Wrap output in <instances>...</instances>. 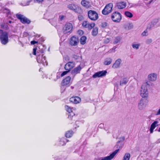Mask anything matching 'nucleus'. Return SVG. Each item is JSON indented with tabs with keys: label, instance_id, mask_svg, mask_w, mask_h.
Wrapping results in <instances>:
<instances>
[{
	"label": "nucleus",
	"instance_id": "nucleus-13",
	"mask_svg": "<svg viewBox=\"0 0 160 160\" xmlns=\"http://www.w3.org/2000/svg\"><path fill=\"white\" fill-rule=\"evenodd\" d=\"M148 101L147 98H142L138 103V107L140 109H142L143 106H146L148 102Z\"/></svg>",
	"mask_w": 160,
	"mask_h": 160
},
{
	"label": "nucleus",
	"instance_id": "nucleus-5",
	"mask_svg": "<svg viewBox=\"0 0 160 160\" xmlns=\"http://www.w3.org/2000/svg\"><path fill=\"white\" fill-rule=\"evenodd\" d=\"M73 28V27L72 23L67 22L63 26L62 30L64 34H67L72 32Z\"/></svg>",
	"mask_w": 160,
	"mask_h": 160
},
{
	"label": "nucleus",
	"instance_id": "nucleus-7",
	"mask_svg": "<svg viewBox=\"0 0 160 160\" xmlns=\"http://www.w3.org/2000/svg\"><path fill=\"white\" fill-rule=\"evenodd\" d=\"M113 5L112 3L107 4L102 11V13L104 15H107L111 12Z\"/></svg>",
	"mask_w": 160,
	"mask_h": 160
},
{
	"label": "nucleus",
	"instance_id": "nucleus-33",
	"mask_svg": "<svg viewBox=\"0 0 160 160\" xmlns=\"http://www.w3.org/2000/svg\"><path fill=\"white\" fill-rule=\"evenodd\" d=\"M125 15L127 17L129 18H131L133 17L132 14L128 11H126L125 12Z\"/></svg>",
	"mask_w": 160,
	"mask_h": 160
},
{
	"label": "nucleus",
	"instance_id": "nucleus-42",
	"mask_svg": "<svg viewBox=\"0 0 160 160\" xmlns=\"http://www.w3.org/2000/svg\"><path fill=\"white\" fill-rule=\"evenodd\" d=\"M79 57V56L78 55H76V54H74L73 55L72 58H74L75 60H77L78 59V58Z\"/></svg>",
	"mask_w": 160,
	"mask_h": 160
},
{
	"label": "nucleus",
	"instance_id": "nucleus-25",
	"mask_svg": "<svg viewBox=\"0 0 160 160\" xmlns=\"http://www.w3.org/2000/svg\"><path fill=\"white\" fill-rule=\"evenodd\" d=\"M158 123L157 121H155L153 122L151 125L150 131V133H152L153 131V130L156 127V124Z\"/></svg>",
	"mask_w": 160,
	"mask_h": 160
},
{
	"label": "nucleus",
	"instance_id": "nucleus-24",
	"mask_svg": "<svg viewBox=\"0 0 160 160\" xmlns=\"http://www.w3.org/2000/svg\"><path fill=\"white\" fill-rule=\"evenodd\" d=\"M74 133V132L72 130H68L66 132L65 136L67 138H70L72 136Z\"/></svg>",
	"mask_w": 160,
	"mask_h": 160
},
{
	"label": "nucleus",
	"instance_id": "nucleus-52",
	"mask_svg": "<svg viewBox=\"0 0 160 160\" xmlns=\"http://www.w3.org/2000/svg\"><path fill=\"white\" fill-rule=\"evenodd\" d=\"M71 87V88H73V87Z\"/></svg>",
	"mask_w": 160,
	"mask_h": 160
},
{
	"label": "nucleus",
	"instance_id": "nucleus-44",
	"mask_svg": "<svg viewBox=\"0 0 160 160\" xmlns=\"http://www.w3.org/2000/svg\"><path fill=\"white\" fill-rule=\"evenodd\" d=\"M38 42V41L33 40L30 43L31 45H34L35 44L37 43Z\"/></svg>",
	"mask_w": 160,
	"mask_h": 160
},
{
	"label": "nucleus",
	"instance_id": "nucleus-14",
	"mask_svg": "<svg viewBox=\"0 0 160 160\" xmlns=\"http://www.w3.org/2000/svg\"><path fill=\"white\" fill-rule=\"evenodd\" d=\"M75 63L73 62H69L67 63L64 66V68L66 70H70L75 66Z\"/></svg>",
	"mask_w": 160,
	"mask_h": 160
},
{
	"label": "nucleus",
	"instance_id": "nucleus-11",
	"mask_svg": "<svg viewBox=\"0 0 160 160\" xmlns=\"http://www.w3.org/2000/svg\"><path fill=\"white\" fill-rule=\"evenodd\" d=\"M81 101V98L78 96H73L69 99V101L74 104L79 103Z\"/></svg>",
	"mask_w": 160,
	"mask_h": 160
},
{
	"label": "nucleus",
	"instance_id": "nucleus-37",
	"mask_svg": "<svg viewBox=\"0 0 160 160\" xmlns=\"http://www.w3.org/2000/svg\"><path fill=\"white\" fill-rule=\"evenodd\" d=\"M101 25L102 28H105L107 26L108 23L106 22H103L101 23Z\"/></svg>",
	"mask_w": 160,
	"mask_h": 160
},
{
	"label": "nucleus",
	"instance_id": "nucleus-41",
	"mask_svg": "<svg viewBox=\"0 0 160 160\" xmlns=\"http://www.w3.org/2000/svg\"><path fill=\"white\" fill-rule=\"evenodd\" d=\"M37 50V47L33 48V54L34 55H36V51Z\"/></svg>",
	"mask_w": 160,
	"mask_h": 160
},
{
	"label": "nucleus",
	"instance_id": "nucleus-28",
	"mask_svg": "<svg viewBox=\"0 0 160 160\" xmlns=\"http://www.w3.org/2000/svg\"><path fill=\"white\" fill-rule=\"evenodd\" d=\"M87 37L85 36H82L80 39V43L82 45H84L86 43Z\"/></svg>",
	"mask_w": 160,
	"mask_h": 160
},
{
	"label": "nucleus",
	"instance_id": "nucleus-29",
	"mask_svg": "<svg viewBox=\"0 0 160 160\" xmlns=\"http://www.w3.org/2000/svg\"><path fill=\"white\" fill-rule=\"evenodd\" d=\"M68 141V140L65 138H61L60 141V144L62 146L64 145Z\"/></svg>",
	"mask_w": 160,
	"mask_h": 160
},
{
	"label": "nucleus",
	"instance_id": "nucleus-23",
	"mask_svg": "<svg viewBox=\"0 0 160 160\" xmlns=\"http://www.w3.org/2000/svg\"><path fill=\"white\" fill-rule=\"evenodd\" d=\"M2 11L3 13L6 14L7 17H10L11 15V12L10 10L6 8H2Z\"/></svg>",
	"mask_w": 160,
	"mask_h": 160
},
{
	"label": "nucleus",
	"instance_id": "nucleus-32",
	"mask_svg": "<svg viewBox=\"0 0 160 160\" xmlns=\"http://www.w3.org/2000/svg\"><path fill=\"white\" fill-rule=\"evenodd\" d=\"M128 82V80L126 78H123L120 82V85L126 84Z\"/></svg>",
	"mask_w": 160,
	"mask_h": 160
},
{
	"label": "nucleus",
	"instance_id": "nucleus-19",
	"mask_svg": "<svg viewBox=\"0 0 160 160\" xmlns=\"http://www.w3.org/2000/svg\"><path fill=\"white\" fill-rule=\"evenodd\" d=\"M126 6V2H120L116 3V6L118 9H121L124 8Z\"/></svg>",
	"mask_w": 160,
	"mask_h": 160
},
{
	"label": "nucleus",
	"instance_id": "nucleus-15",
	"mask_svg": "<svg viewBox=\"0 0 160 160\" xmlns=\"http://www.w3.org/2000/svg\"><path fill=\"white\" fill-rule=\"evenodd\" d=\"M107 72L106 71H102L95 73L92 76L94 78L100 77L106 75Z\"/></svg>",
	"mask_w": 160,
	"mask_h": 160
},
{
	"label": "nucleus",
	"instance_id": "nucleus-21",
	"mask_svg": "<svg viewBox=\"0 0 160 160\" xmlns=\"http://www.w3.org/2000/svg\"><path fill=\"white\" fill-rule=\"evenodd\" d=\"M121 62V60L120 59H118L113 64L112 66V68H116L119 67Z\"/></svg>",
	"mask_w": 160,
	"mask_h": 160
},
{
	"label": "nucleus",
	"instance_id": "nucleus-22",
	"mask_svg": "<svg viewBox=\"0 0 160 160\" xmlns=\"http://www.w3.org/2000/svg\"><path fill=\"white\" fill-rule=\"evenodd\" d=\"M148 79L151 81H155L157 78V75L154 73L150 74L148 75Z\"/></svg>",
	"mask_w": 160,
	"mask_h": 160
},
{
	"label": "nucleus",
	"instance_id": "nucleus-27",
	"mask_svg": "<svg viewBox=\"0 0 160 160\" xmlns=\"http://www.w3.org/2000/svg\"><path fill=\"white\" fill-rule=\"evenodd\" d=\"M92 32V35L93 36H96L98 33V28L93 27Z\"/></svg>",
	"mask_w": 160,
	"mask_h": 160
},
{
	"label": "nucleus",
	"instance_id": "nucleus-49",
	"mask_svg": "<svg viewBox=\"0 0 160 160\" xmlns=\"http://www.w3.org/2000/svg\"><path fill=\"white\" fill-rule=\"evenodd\" d=\"M157 115L160 114V109H159L157 114Z\"/></svg>",
	"mask_w": 160,
	"mask_h": 160
},
{
	"label": "nucleus",
	"instance_id": "nucleus-3",
	"mask_svg": "<svg viewBox=\"0 0 160 160\" xmlns=\"http://www.w3.org/2000/svg\"><path fill=\"white\" fill-rule=\"evenodd\" d=\"M1 42L3 44L6 45L9 42L8 33L6 31L3 32L1 29Z\"/></svg>",
	"mask_w": 160,
	"mask_h": 160
},
{
	"label": "nucleus",
	"instance_id": "nucleus-51",
	"mask_svg": "<svg viewBox=\"0 0 160 160\" xmlns=\"http://www.w3.org/2000/svg\"><path fill=\"white\" fill-rule=\"evenodd\" d=\"M12 22L11 21H9V23H11Z\"/></svg>",
	"mask_w": 160,
	"mask_h": 160
},
{
	"label": "nucleus",
	"instance_id": "nucleus-48",
	"mask_svg": "<svg viewBox=\"0 0 160 160\" xmlns=\"http://www.w3.org/2000/svg\"><path fill=\"white\" fill-rule=\"evenodd\" d=\"M36 1L38 2H42L43 1V0H36Z\"/></svg>",
	"mask_w": 160,
	"mask_h": 160
},
{
	"label": "nucleus",
	"instance_id": "nucleus-17",
	"mask_svg": "<svg viewBox=\"0 0 160 160\" xmlns=\"http://www.w3.org/2000/svg\"><path fill=\"white\" fill-rule=\"evenodd\" d=\"M81 3L83 7L87 9L90 8L92 6L90 2L87 0H82Z\"/></svg>",
	"mask_w": 160,
	"mask_h": 160
},
{
	"label": "nucleus",
	"instance_id": "nucleus-31",
	"mask_svg": "<svg viewBox=\"0 0 160 160\" xmlns=\"http://www.w3.org/2000/svg\"><path fill=\"white\" fill-rule=\"evenodd\" d=\"M130 157V153H126L125 154L122 160H129Z\"/></svg>",
	"mask_w": 160,
	"mask_h": 160
},
{
	"label": "nucleus",
	"instance_id": "nucleus-18",
	"mask_svg": "<svg viewBox=\"0 0 160 160\" xmlns=\"http://www.w3.org/2000/svg\"><path fill=\"white\" fill-rule=\"evenodd\" d=\"M71 80V78L70 76H68L66 77L62 81V85L63 86H65L69 84L70 83Z\"/></svg>",
	"mask_w": 160,
	"mask_h": 160
},
{
	"label": "nucleus",
	"instance_id": "nucleus-16",
	"mask_svg": "<svg viewBox=\"0 0 160 160\" xmlns=\"http://www.w3.org/2000/svg\"><path fill=\"white\" fill-rule=\"evenodd\" d=\"M37 62L39 63H42L43 65H47V62L46 60V58L45 56L41 57L38 56L37 58Z\"/></svg>",
	"mask_w": 160,
	"mask_h": 160
},
{
	"label": "nucleus",
	"instance_id": "nucleus-10",
	"mask_svg": "<svg viewBox=\"0 0 160 160\" xmlns=\"http://www.w3.org/2000/svg\"><path fill=\"white\" fill-rule=\"evenodd\" d=\"M79 41L78 38L74 36L70 39L69 44L72 46H77L79 42Z\"/></svg>",
	"mask_w": 160,
	"mask_h": 160
},
{
	"label": "nucleus",
	"instance_id": "nucleus-8",
	"mask_svg": "<svg viewBox=\"0 0 160 160\" xmlns=\"http://www.w3.org/2000/svg\"><path fill=\"white\" fill-rule=\"evenodd\" d=\"M17 18L19 20L20 22L23 24H29L31 21L27 18L21 14H17L16 15Z\"/></svg>",
	"mask_w": 160,
	"mask_h": 160
},
{
	"label": "nucleus",
	"instance_id": "nucleus-35",
	"mask_svg": "<svg viewBox=\"0 0 160 160\" xmlns=\"http://www.w3.org/2000/svg\"><path fill=\"white\" fill-rule=\"evenodd\" d=\"M121 40V38L119 37H116L114 39V40L113 42L114 44H116L118 42H119Z\"/></svg>",
	"mask_w": 160,
	"mask_h": 160
},
{
	"label": "nucleus",
	"instance_id": "nucleus-45",
	"mask_svg": "<svg viewBox=\"0 0 160 160\" xmlns=\"http://www.w3.org/2000/svg\"><path fill=\"white\" fill-rule=\"evenodd\" d=\"M148 32V31L147 29H146L142 33V35L143 36H145L146 35V33Z\"/></svg>",
	"mask_w": 160,
	"mask_h": 160
},
{
	"label": "nucleus",
	"instance_id": "nucleus-6",
	"mask_svg": "<svg viewBox=\"0 0 160 160\" xmlns=\"http://www.w3.org/2000/svg\"><path fill=\"white\" fill-rule=\"evenodd\" d=\"M88 18L92 21H96L98 18V13L94 10H90L88 11Z\"/></svg>",
	"mask_w": 160,
	"mask_h": 160
},
{
	"label": "nucleus",
	"instance_id": "nucleus-4",
	"mask_svg": "<svg viewBox=\"0 0 160 160\" xmlns=\"http://www.w3.org/2000/svg\"><path fill=\"white\" fill-rule=\"evenodd\" d=\"M111 17L112 21L115 22H119L122 18L121 13L117 11L113 12Z\"/></svg>",
	"mask_w": 160,
	"mask_h": 160
},
{
	"label": "nucleus",
	"instance_id": "nucleus-9",
	"mask_svg": "<svg viewBox=\"0 0 160 160\" xmlns=\"http://www.w3.org/2000/svg\"><path fill=\"white\" fill-rule=\"evenodd\" d=\"M82 25L83 27L90 30L95 27V23L94 22L90 23L88 21H84L82 23Z\"/></svg>",
	"mask_w": 160,
	"mask_h": 160
},
{
	"label": "nucleus",
	"instance_id": "nucleus-40",
	"mask_svg": "<svg viewBox=\"0 0 160 160\" xmlns=\"http://www.w3.org/2000/svg\"><path fill=\"white\" fill-rule=\"evenodd\" d=\"M83 31L81 30H79L77 31V33L80 36L82 35L83 34Z\"/></svg>",
	"mask_w": 160,
	"mask_h": 160
},
{
	"label": "nucleus",
	"instance_id": "nucleus-12",
	"mask_svg": "<svg viewBox=\"0 0 160 160\" xmlns=\"http://www.w3.org/2000/svg\"><path fill=\"white\" fill-rule=\"evenodd\" d=\"M119 150V149H117L115 150L112 153L110 154L109 156L105 157L102 158L100 160H111L112 159L115 155L118 152Z\"/></svg>",
	"mask_w": 160,
	"mask_h": 160
},
{
	"label": "nucleus",
	"instance_id": "nucleus-36",
	"mask_svg": "<svg viewBox=\"0 0 160 160\" xmlns=\"http://www.w3.org/2000/svg\"><path fill=\"white\" fill-rule=\"evenodd\" d=\"M2 28L5 30H8V27L7 24H2Z\"/></svg>",
	"mask_w": 160,
	"mask_h": 160
},
{
	"label": "nucleus",
	"instance_id": "nucleus-47",
	"mask_svg": "<svg viewBox=\"0 0 160 160\" xmlns=\"http://www.w3.org/2000/svg\"><path fill=\"white\" fill-rule=\"evenodd\" d=\"M60 19L61 20H62L64 18L63 16H60Z\"/></svg>",
	"mask_w": 160,
	"mask_h": 160
},
{
	"label": "nucleus",
	"instance_id": "nucleus-39",
	"mask_svg": "<svg viewBox=\"0 0 160 160\" xmlns=\"http://www.w3.org/2000/svg\"><path fill=\"white\" fill-rule=\"evenodd\" d=\"M140 45L139 44H133L132 45V47L134 48L137 49H138Z\"/></svg>",
	"mask_w": 160,
	"mask_h": 160
},
{
	"label": "nucleus",
	"instance_id": "nucleus-50",
	"mask_svg": "<svg viewBox=\"0 0 160 160\" xmlns=\"http://www.w3.org/2000/svg\"><path fill=\"white\" fill-rule=\"evenodd\" d=\"M158 132H160V128H159V129L158 130Z\"/></svg>",
	"mask_w": 160,
	"mask_h": 160
},
{
	"label": "nucleus",
	"instance_id": "nucleus-26",
	"mask_svg": "<svg viewBox=\"0 0 160 160\" xmlns=\"http://www.w3.org/2000/svg\"><path fill=\"white\" fill-rule=\"evenodd\" d=\"M68 118L71 120L75 121L76 120L75 114L73 112L69 113L68 116Z\"/></svg>",
	"mask_w": 160,
	"mask_h": 160
},
{
	"label": "nucleus",
	"instance_id": "nucleus-1",
	"mask_svg": "<svg viewBox=\"0 0 160 160\" xmlns=\"http://www.w3.org/2000/svg\"><path fill=\"white\" fill-rule=\"evenodd\" d=\"M152 83L150 81H148L143 83L141 87L140 91V95L142 98L148 97V91L147 86H150Z\"/></svg>",
	"mask_w": 160,
	"mask_h": 160
},
{
	"label": "nucleus",
	"instance_id": "nucleus-38",
	"mask_svg": "<svg viewBox=\"0 0 160 160\" xmlns=\"http://www.w3.org/2000/svg\"><path fill=\"white\" fill-rule=\"evenodd\" d=\"M70 71H69V70H66V71L63 72L61 75V77H63L66 75Z\"/></svg>",
	"mask_w": 160,
	"mask_h": 160
},
{
	"label": "nucleus",
	"instance_id": "nucleus-43",
	"mask_svg": "<svg viewBox=\"0 0 160 160\" xmlns=\"http://www.w3.org/2000/svg\"><path fill=\"white\" fill-rule=\"evenodd\" d=\"M152 42V40L151 39H147L146 41V43L148 44Z\"/></svg>",
	"mask_w": 160,
	"mask_h": 160
},
{
	"label": "nucleus",
	"instance_id": "nucleus-46",
	"mask_svg": "<svg viewBox=\"0 0 160 160\" xmlns=\"http://www.w3.org/2000/svg\"><path fill=\"white\" fill-rule=\"evenodd\" d=\"M64 59L66 61H69L70 60V58L68 56H66L64 57Z\"/></svg>",
	"mask_w": 160,
	"mask_h": 160
},
{
	"label": "nucleus",
	"instance_id": "nucleus-2",
	"mask_svg": "<svg viewBox=\"0 0 160 160\" xmlns=\"http://www.w3.org/2000/svg\"><path fill=\"white\" fill-rule=\"evenodd\" d=\"M67 8L76 13L82 14L83 12L82 8L78 5L74 3L69 4L67 6Z\"/></svg>",
	"mask_w": 160,
	"mask_h": 160
},
{
	"label": "nucleus",
	"instance_id": "nucleus-30",
	"mask_svg": "<svg viewBox=\"0 0 160 160\" xmlns=\"http://www.w3.org/2000/svg\"><path fill=\"white\" fill-rule=\"evenodd\" d=\"M112 61V59L111 58H107L104 62V64L106 65H109L111 63Z\"/></svg>",
	"mask_w": 160,
	"mask_h": 160
},
{
	"label": "nucleus",
	"instance_id": "nucleus-20",
	"mask_svg": "<svg viewBox=\"0 0 160 160\" xmlns=\"http://www.w3.org/2000/svg\"><path fill=\"white\" fill-rule=\"evenodd\" d=\"M82 68L81 65H79L72 71V73L75 75L79 73H80Z\"/></svg>",
	"mask_w": 160,
	"mask_h": 160
},
{
	"label": "nucleus",
	"instance_id": "nucleus-34",
	"mask_svg": "<svg viewBox=\"0 0 160 160\" xmlns=\"http://www.w3.org/2000/svg\"><path fill=\"white\" fill-rule=\"evenodd\" d=\"M65 108L66 110L68 112L69 114L73 112L72 111V108L66 105L65 106Z\"/></svg>",
	"mask_w": 160,
	"mask_h": 160
}]
</instances>
